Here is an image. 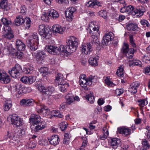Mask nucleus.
I'll return each instance as SVG.
<instances>
[{
  "instance_id": "1",
  "label": "nucleus",
  "mask_w": 150,
  "mask_h": 150,
  "mask_svg": "<svg viewBox=\"0 0 150 150\" xmlns=\"http://www.w3.org/2000/svg\"><path fill=\"white\" fill-rule=\"evenodd\" d=\"M36 87L42 95L45 98L49 97L54 91V89L53 87L51 86H45L40 82H38L37 83Z\"/></svg>"
},
{
  "instance_id": "2",
  "label": "nucleus",
  "mask_w": 150,
  "mask_h": 150,
  "mask_svg": "<svg viewBox=\"0 0 150 150\" xmlns=\"http://www.w3.org/2000/svg\"><path fill=\"white\" fill-rule=\"evenodd\" d=\"M126 6L127 12H130L134 16V17H139L142 16L145 11L144 7L140 6H137L135 8L131 5Z\"/></svg>"
},
{
  "instance_id": "3",
  "label": "nucleus",
  "mask_w": 150,
  "mask_h": 150,
  "mask_svg": "<svg viewBox=\"0 0 150 150\" xmlns=\"http://www.w3.org/2000/svg\"><path fill=\"white\" fill-rule=\"evenodd\" d=\"M38 30L39 34L43 38L47 39L51 37V32L49 29L46 27L45 25L42 24L40 25Z\"/></svg>"
},
{
  "instance_id": "4",
  "label": "nucleus",
  "mask_w": 150,
  "mask_h": 150,
  "mask_svg": "<svg viewBox=\"0 0 150 150\" xmlns=\"http://www.w3.org/2000/svg\"><path fill=\"white\" fill-rule=\"evenodd\" d=\"M8 118L11 119V124L14 127H18L22 126L24 124L23 118L16 114H12L9 115Z\"/></svg>"
},
{
  "instance_id": "5",
  "label": "nucleus",
  "mask_w": 150,
  "mask_h": 150,
  "mask_svg": "<svg viewBox=\"0 0 150 150\" xmlns=\"http://www.w3.org/2000/svg\"><path fill=\"white\" fill-rule=\"evenodd\" d=\"M96 23L93 21L91 22L88 25L89 31V33L92 36L94 39H97V35L98 34V26L96 24Z\"/></svg>"
},
{
  "instance_id": "6",
  "label": "nucleus",
  "mask_w": 150,
  "mask_h": 150,
  "mask_svg": "<svg viewBox=\"0 0 150 150\" xmlns=\"http://www.w3.org/2000/svg\"><path fill=\"white\" fill-rule=\"evenodd\" d=\"M22 70V68L21 66L17 64L11 70L9 71V73L11 76L14 78H16L20 74Z\"/></svg>"
},
{
  "instance_id": "7",
  "label": "nucleus",
  "mask_w": 150,
  "mask_h": 150,
  "mask_svg": "<svg viewBox=\"0 0 150 150\" xmlns=\"http://www.w3.org/2000/svg\"><path fill=\"white\" fill-rule=\"evenodd\" d=\"M36 110L38 113H41L44 116H45L50 113V110L45 105L38 104L36 107Z\"/></svg>"
},
{
  "instance_id": "8",
  "label": "nucleus",
  "mask_w": 150,
  "mask_h": 150,
  "mask_svg": "<svg viewBox=\"0 0 150 150\" xmlns=\"http://www.w3.org/2000/svg\"><path fill=\"white\" fill-rule=\"evenodd\" d=\"M66 46L67 47H77L79 42L78 39L73 36L70 37L66 42Z\"/></svg>"
},
{
  "instance_id": "9",
  "label": "nucleus",
  "mask_w": 150,
  "mask_h": 150,
  "mask_svg": "<svg viewBox=\"0 0 150 150\" xmlns=\"http://www.w3.org/2000/svg\"><path fill=\"white\" fill-rule=\"evenodd\" d=\"M76 10V8L73 7L68 8L65 11L66 19L68 21H71L73 18V14Z\"/></svg>"
},
{
  "instance_id": "10",
  "label": "nucleus",
  "mask_w": 150,
  "mask_h": 150,
  "mask_svg": "<svg viewBox=\"0 0 150 150\" xmlns=\"http://www.w3.org/2000/svg\"><path fill=\"white\" fill-rule=\"evenodd\" d=\"M41 118L38 115L35 114H32L30 116L29 119V122L31 124L30 128L31 129V127L32 125H36L37 124H38L40 121Z\"/></svg>"
},
{
  "instance_id": "11",
  "label": "nucleus",
  "mask_w": 150,
  "mask_h": 150,
  "mask_svg": "<svg viewBox=\"0 0 150 150\" xmlns=\"http://www.w3.org/2000/svg\"><path fill=\"white\" fill-rule=\"evenodd\" d=\"M114 38L113 33L111 32L106 33L103 37L102 43L104 45L106 46L108 43L111 41Z\"/></svg>"
},
{
  "instance_id": "12",
  "label": "nucleus",
  "mask_w": 150,
  "mask_h": 150,
  "mask_svg": "<svg viewBox=\"0 0 150 150\" xmlns=\"http://www.w3.org/2000/svg\"><path fill=\"white\" fill-rule=\"evenodd\" d=\"M121 51L129 59L132 58L134 52V49L132 47H123Z\"/></svg>"
},
{
  "instance_id": "13",
  "label": "nucleus",
  "mask_w": 150,
  "mask_h": 150,
  "mask_svg": "<svg viewBox=\"0 0 150 150\" xmlns=\"http://www.w3.org/2000/svg\"><path fill=\"white\" fill-rule=\"evenodd\" d=\"M3 33L6 39L11 40L13 38L14 35L10 27L5 26L4 28Z\"/></svg>"
},
{
  "instance_id": "14",
  "label": "nucleus",
  "mask_w": 150,
  "mask_h": 150,
  "mask_svg": "<svg viewBox=\"0 0 150 150\" xmlns=\"http://www.w3.org/2000/svg\"><path fill=\"white\" fill-rule=\"evenodd\" d=\"M117 130L118 132L122 134L123 136H128L131 133V130L127 127H119L118 128Z\"/></svg>"
},
{
  "instance_id": "15",
  "label": "nucleus",
  "mask_w": 150,
  "mask_h": 150,
  "mask_svg": "<svg viewBox=\"0 0 150 150\" xmlns=\"http://www.w3.org/2000/svg\"><path fill=\"white\" fill-rule=\"evenodd\" d=\"M109 141L110 146L114 149H116L121 143L120 140L117 138H111Z\"/></svg>"
},
{
  "instance_id": "16",
  "label": "nucleus",
  "mask_w": 150,
  "mask_h": 150,
  "mask_svg": "<svg viewBox=\"0 0 150 150\" xmlns=\"http://www.w3.org/2000/svg\"><path fill=\"white\" fill-rule=\"evenodd\" d=\"M10 81V76L7 74L0 71V82L2 83L6 84Z\"/></svg>"
},
{
  "instance_id": "17",
  "label": "nucleus",
  "mask_w": 150,
  "mask_h": 150,
  "mask_svg": "<svg viewBox=\"0 0 150 150\" xmlns=\"http://www.w3.org/2000/svg\"><path fill=\"white\" fill-rule=\"evenodd\" d=\"M46 125V123L45 122L42 121L40 124H37L35 126L32 125L31 127L32 131L34 132H37L45 128Z\"/></svg>"
},
{
  "instance_id": "18",
  "label": "nucleus",
  "mask_w": 150,
  "mask_h": 150,
  "mask_svg": "<svg viewBox=\"0 0 150 150\" xmlns=\"http://www.w3.org/2000/svg\"><path fill=\"white\" fill-rule=\"evenodd\" d=\"M65 30L64 27L59 25H54L52 27V30L54 33L60 34L63 33Z\"/></svg>"
},
{
  "instance_id": "19",
  "label": "nucleus",
  "mask_w": 150,
  "mask_h": 150,
  "mask_svg": "<svg viewBox=\"0 0 150 150\" xmlns=\"http://www.w3.org/2000/svg\"><path fill=\"white\" fill-rule=\"evenodd\" d=\"M35 102L34 100L32 99H23L21 100L20 105L23 106H33Z\"/></svg>"
},
{
  "instance_id": "20",
  "label": "nucleus",
  "mask_w": 150,
  "mask_h": 150,
  "mask_svg": "<svg viewBox=\"0 0 150 150\" xmlns=\"http://www.w3.org/2000/svg\"><path fill=\"white\" fill-rule=\"evenodd\" d=\"M139 82H135L132 83L130 86L128 91L133 93H135L137 92V88L139 86Z\"/></svg>"
},
{
  "instance_id": "21",
  "label": "nucleus",
  "mask_w": 150,
  "mask_h": 150,
  "mask_svg": "<svg viewBox=\"0 0 150 150\" xmlns=\"http://www.w3.org/2000/svg\"><path fill=\"white\" fill-rule=\"evenodd\" d=\"M102 4L96 0H90L86 3V5L88 7H94L96 6H101Z\"/></svg>"
},
{
  "instance_id": "22",
  "label": "nucleus",
  "mask_w": 150,
  "mask_h": 150,
  "mask_svg": "<svg viewBox=\"0 0 150 150\" xmlns=\"http://www.w3.org/2000/svg\"><path fill=\"white\" fill-rule=\"evenodd\" d=\"M55 83L57 84H61L65 82L63 79V76L61 73H58L56 76L55 80Z\"/></svg>"
},
{
  "instance_id": "23",
  "label": "nucleus",
  "mask_w": 150,
  "mask_h": 150,
  "mask_svg": "<svg viewBox=\"0 0 150 150\" xmlns=\"http://www.w3.org/2000/svg\"><path fill=\"white\" fill-rule=\"evenodd\" d=\"M49 15H50V18H52L54 19H55L58 18L59 15L56 10L53 9H50L48 10Z\"/></svg>"
},
{
  "instance_id": "24",
  "label": "nucleus",
  "mask_w": 150,
  "mask_h": 150,
  "mask_svg": "<svg viewBox=\"0 0 150 150\" xmlns=\"http://www.w3.org/2000/svg\"><path fill=\"white\" fill-rule=\"evenodd\" d=\"M126 28L129 31H135L137 30L138 27L137 24L134 23H130L126 26Z\"/></svg>"
},
{
  "instance_id": "25",
  "label": "nucleus",
  "mask_w": 150,
  "mask_h": 150,
  "mask_svg": "<svg viewBox=\"0 0 150 150\" xmlns=\"http://www.w3.org/2000/svg\"><path fill=\"white\" fill-rule=\"evenodd\" d=\"M103 134L100 136V137L101 140H104L106 139L109 133L106 127H105L103 129Z\"/></svg>"
},
{
  "instance_id": "26",
  "label": "nucleus",
  "mask_w": 150,
  "mask_h": 150,
  "mask_svg": "<svg viewBox=\"0 0 150 150\" xmlns=\"http://www.w3.org/2000/svg\"><path fill=\"white\" fill-rule=\"evenodd\" d=\"M49 141L51 144L54 145H56L59 143V137L57 135L53 136Z\"/></svg>"
},
{
  "instance_id": "27",
  "label": "nucleus",
  "mask_w": 150,
  "mask_h": 150,
  "mask_svg": "<svg viewBox=\"0 0 150 150\" xmlns=\"http://www.w3.org/2000/svg\"><path fill=\"white\" fill-rule=\"evenodd\" d=\"M60 47H47L46 49V50L50 53L55 54L60 52L59 49Z\"/></svg>"
},
{
  "instance_id": "28",
  "label": "nucleus",
  "mask_w": 150,
  "mask_h": 150,
  "mask_svg": "<svg viewBox=\"0 0 150 150\" xmlns=\"http://www.w3.org/2000/svg\"><path fill=\"white\" fill-rule=\"evenodd\" d=\"M66 103L68 104H70L74 101V96L71 93H68L65 96Z\"/></svg>"
},
{
  "instance_id": "29",
  "label": "nucleus",
  "mask_w": 150,
  "mask_h": 150,
  "mask_svg": "<svg viewBox=\"0 0 150 150\" xmlns=\"http://www.w3.org/2000/svg\"><path fill=\"white\" fill-rule=\"evenodd\" d=\"M0 8L7 11L9 8L7 4V0H1L0 1Z\"/></svg>"
},
{
  "instance_id": "30",
  "label": "nucleus",
  "mask_w": 150,
  "mask_h": 150,
  "mask_svg": "<svg viewBox=\"0 0 150 150\" xmlns=\"http://www.w3.org/2000/svg\"><path fill=\"white\" fill-rule=\"evenodd\" d=\"M59 86V89L61 92H64L67 91V88L69 87V84L66 82L62 84H58Z\"/></svg>"
},
{
  "instance_id": "31",
  "label": "nucleus",
  "mask_w": 150,
  "mask_h": 150,
  "mask_svg": "<svg viewBox=\"0 0 150 150\" xmlns=\"http://www.w3.org/2000/svg\"><path fill=\"white\" fill-rule=\"evenodd\" d=\"M81 53L83 54H88L92 51V47H81Z\"/></svg>"
},
{
  "instance_id": "32",
  "label": "nucleus",
  "mask_w": 150,
  "mask_h": 150,
  "mask_svg": "<svg viewBox=\"0 0 150 150\" xmlns=\"http://www.w3.org/2000/svg\"><path fill=\"white\" fill-rule=\"evenodd\" d=\"M98 59L96 57H91L88 60V62L90 64L93 66H96L98 65L97 60Z\"/></svg>"
},
{
  "instance_id": "33",
  "label": "nucleus",
  "mask_w": 150,
  "mask_h": 150,
  "mask_svg": "<svg viewBox=\"0 0 150 150\" xmlns=\"http://www.w3.org/2000/svg\"><path fill=\"white\" fill-rule=\"evenodd\" d=\"M11 103V101L9 100H6L5 101L4 108L5 111H7L9 110L12 106Z\"/></svg>"
},
{
  "instance_id": "34",
  "label": "nucleus",
  "mask_w": 150,
  "mask_h": 150,
  "mask_svg": "<svg viewBox=\"0 0 150 150\" xmlns=\"http://www.w3.org/2000/svg\"><path fill=\"white\" fill-rule=\"evenodd\" d=\"M65 47H62V51L60 54L61 56L64 58L68 57L70 54L67 48L65 49Z\"/></svg>"
},
{
  "instance_id": "35",
  "label": "nucleus",
  "mask_w": 150,
  "mask_h": 150,
  "mask_svg": "<svg viewBox=\"0 0 150 150\" xmlns=\"http://www.w3.org/2000/svg\"><path fill=\"white\" fill-rule=\"evenodd\" d=\"M24 22V19L22 16H19L16 17L15 20V24L17 26L20 25Z\"/></svg>"
},
{
  "instance_id": "36",
  "label": "nucleus",
  "mask_w": 150,
  "mask_h": 150,
  "mask_svg": "<svg viewBox=\"0 0 150 150\" xmlns=\"http://www.w3.org/2000/svg\"><path fill=\"white\" fill-rule=\"evenodd\" d=\"M129 65L130 67L135 65L140 67L142 65V63L139 60L134 59L132 61L130 60L129 62Z\"/></svg>"
},
{
  "instance_id": "37",
  "label": "nucleus",
  "mask_w": 150,
  "mask_h": 150,
  "mask_svg": "<svg viewBox=\"0 0 150 150\" xmlns=\"http://www.w3.org/2000/svg\"><path fill=\"white\" fill-rule=\"evenodd\" d=\"M80 85L85 90H87L88 89L87 86L89 85V83L87 80H83L82 81H79Z\"/></svg>"
},
{
  "instance_id": "38",
  "label": "nucleus",
  "mask_w": 150,
  "mask_h": 150,
  "mask_svg": "<svg viewBox=\"0 0 150 150\" xmlns=\"http://www.w3.org/2000/svg\"><path fill=\"white\" fill-rule=\"evenodd\" d=\"M5 139L6 140L8 138L10 139V140L9 141L11 143H12L13 144H16V143L15 142L16 141V140L14 141L15 139L14 137H13V136H12V135L10 133H9V132H7L6 135L5 136Z\"/></svg>"
},
{
  "instance_id": "39",
  "label": "nucleus",
  "mask_w": 150,
  "mask_h": 150,
  "mask_svg": "<svg viewBox=\"0 0 150 150\" xmlns=\"http://www.w3.org/2000/svg\"><path fill=\"white\" fill-rule=\"evenodd\" d=\"M85 98L89 102V103L92 104L94 103V98L92 93L87 94Z\"/></svg>"
},
{
  "instance_id": "40",
  "label": "nucleus",
  "mask_w": 150,
  "mask_h": 150,
  "mask_svg": "<svg viewBox=\"0 0 150 150\" xmlns=\"http://www.w3.org/2000/svg\"><path fill=\"white\" fill-rule=\"evenodd\" d=\"M116 74L119 77H123L124 74V66L123 65H120L117 69L116 72Z\"/></svg>"
},
{
  "instance_id": "41",
  "label": "nucleus",
  "mask_w": 150,
  "mask_h": 150,
  "mask_svg": "<svg viewBox=\"0 0 150 150\" xmlns=\"http://www.w3.org/2000/svg\"><path fill=\"white\" fill-rule=\"evenodd\" d=\"M33 68L32 66H30L25 67L23 69V72L26 74H32L35 72V71H33Z\"/></svg>"
},
{
  "instance_id": "42",
  "label": "nucleus",
  "mask_w": 150,
  "mask_h": 150,
  "mask_svg": "<svg viewBox=\"0 0 150 150\" xmlns=\"http://www.w3.org/2000/svg\"><path fill=\"white\" fill-rule=\"evenodd\" d=\"M51 115L54 117H57L60 118H62L63 115L60 114V113L59 111L54 110L52 111L51 112Z\"/></svg>"
},
{
  "instance_id": "43",
  "label": "nucleus",
  "mask_w": 150,
  "mask_h": 150,
  "mask_svg": "<svg viewBox=\"0 0 150 150\" xmlns=\"http://www.w3.org/2000/svg\"><path fill=\"white\" fill-rule=\"evenodd\" d=\"M1 21L4 24V26L3 27V30L5 26L9 27V25L11 24V23L10 20L9 19H8L6 18H2L1 19Z\"/></svg>"
},
{
  "instance_id": "44",
  "label": "nucleus",
  "mask_w": 150,
  "mask_h": 150,
  "mask_svg": "<svg viewBox=\"0 0 150 150\" xmlns=\"http://www.w3.org/2000/svg\"><path fill=\"white\" fill-rule=\"evenodd\" d=\"M24 25L25 28H29L30 26L31 21L28 18H26L24 20Z\"/></svg>"
},
{
  "instance_id": "45",
  "label": "nucleus",
  "mask_w": 150,
  "mask_h": 150,
  "mask_svg": "<svg viewBox=\"0 0 150 150\" xmlns=\"http://www.w3.org/2000/svg\"><path fill=\"white\" fill-rule=\"evenodd\" d=\"M39 71L42 74L43 76H45L48 73V68L46 67H42L40 69Z\"/></svg>"
},
{
  "instance_id": "46",
  "label": "nucleus",
  "mask_w": 150,
  "mask_h": 150,
  "mask_svg": "<svg viewBox=\"0 0 150 150\" xmlns=\"http://www.w3.org/2000/svg\"><path fill=\"white\" fill-rule=\"evenodd\" d=\"M50 18V16L49 15L48 12L47 13L45 12L43 13L41 17L42 20L45 21H48Z\"/></svg>"
},
{
  "instance_id": "47",
  "label": "nucleus",
  "mask_w": 150,
  "mask_h": 150,
  "mask_svg": "<svg viewBox=\"0 0 150 150\" xmlns=\"http://www.w3.org/2000/svg\"><path fill=\"white\" fill-rule=\"evenodd\" d=\"M18 49V47H15V48H13V47H8L7 50L8 51L9 54L14 56L16 52L17 51V50Z\"/></svg>"
},
{
  "instance_id": "48",
  "label": "nucleus",
  "mask_w": 150,
  "mask_h": 150,
  "mask_svg": "<svg viewBox=\"0 0 150 150\" xmlns=\"http://www.w3.org/2000/svg\"><path fill=\"white\" fill-rule=\"evenodd\" d=\"M45 56V53L42 51L40 52L37 53V57L39 60H42Z\"/></svg>"
},
{
  "instance_id": "49",
  "label": "nucleus",
  "mask_w": 150,
  "mask_h": 150,
  "mask_svg": "<svg viewBox=\"0 0 150 150\" xmlns=\"http://www.w3.org/2000/svg\"><path fill=\"white\" fill-rule=\"evenodd\" d=\"M59 126L62 131L65 130L67 127V123L66 122H62L59 124Z\"/></svg>"
},
{
  "instance_id": "50",
  "label": "nucleus",
  "mask_w": 150,
  "mask_h": 150,
  "mask_svg": "<svg viewBox=\"0 0 150 150\" xmlns=\"http://www.w3.org/2000/svg\"><path fill=\"white\" fill-rule=\"evenodd\" d=\"M143 62L145 63H147L150 61V54L147 53L143 57L142 59Z\"/></svg>"
},
{
  "instance_id": "51",
  "label": "nucleus",
  "mask_w": 150,
  "mask_h": 150,
  "mask_svg": "<svg viewBox=\"0 0 150 150\" xmlns=\"http://www.w3.org/2000/svg\"><path fill=\"white\" fill-rule=\"evenodd\" d=\"M139 105L141 107H143L146 105L148 102L146 99H142L139 100L138 101Z\"/></svg>"
},
{
  "instance_id": "52",
  "label": "nucleus",
  "mask_w": 150,
  "mask_h": 150,
  "mask_svg": "<svg viewBox=\"0 0 150 150\" xmlns=\"http://www.w3.org/2000/svg\"><path fill=\"white\" fill-rule=\"evenodd\" d=\"M19 48V47H18ZM20 49H18V51L16 52L15 55V57H16L17 58L20 59L21 58L23 55V53L21 52L20 50H20V49L21 48V50L23 49L24 50V47H20Z\"/></svg>"
},
{
  "instance_id": "53",
  "label": "nucleus",
  "mask_w": 150,
  "mask_h": 150,
  "mask_svg": "<svg viewBox=\"0 0 150 150\" xmlns=\"http://www.w3.org/2000/svg\"><path fill=\"white\" fill-rule=\"evenodd\" d=\"M105 83L109 86H115V84L110 79H108L107 77L105 80Z\"/></svg>"
},
{
  "instance_id": "54",
  "label": "nucleus",
  "mask_w": 150,
  "mask_h": 150,
  "mask_svg": "<svg viewBox=\"0 0 150 150\" xmlns=\"http://www.w3.org/2000/svg\"><path fill=\"white\" fill-rule=\"evenodd\" d=\"M140 23L144 27H149L150 24L148 21L145 19H142L140 21Z\"/></svg>"
},
{
  "instance_id": "55",
  "label": "nucleus",
  "mask_w": 150,
  "mask_h": 150,
  "mask_svg": "<svg viewBox=\"0 0 150 150\" xmlns=\"http://www.w3.org/2000/svg\"><path fill=\"white\" fill-rule=\"evenodd\" d=\"M95 76L92 75H90L87 78V81L89 83V85H91L93 82L94 81Z\"/></svg>"
},
{
  "instance_id": "56",
  "label": "nucleus",
  "mask_w": 150,
  "mask_h": 150,
  "mask_svg": "<svg viewBox=\"0 0 150 150\" xmlns=\"http://www.w3.org/2000/svg\"><path fill=\"white\" fill-rule=\"evenodd\" d=\"M98 14L100 16L105 18L107 15V13L105 11L102 10L99 12Z\"/></svg>"
},
{
  "instance_id": "57",
  "label": "nucleus",
  "mask_w": 150,
  "mask_h": 150,
  "mask_svg": "<svg viewBox=\"0 0 150 150\" xmlns=\"http://www.w3.org/2000/svg\"><path fill=\"white\" fill-rule=\"evenodd\" d=\"M142 144L145 148L149 149L150 147L148 142L146 139H144L142 141Z\"/></svg>"
},
{
  "instance_id": "58",
  "label": "nucleus",
  "mask_w": 150,
  "mask_h": 150,
  "mask_svg": "<svg viewBox=\"0 0 150 150\" xmlns=\"http://www.w3.org/2000/svg\"><path fill=\"white\" fill-rule=\"evenodd\" d=\"M56 1L59 4L67 5L69 4V0H56Z\"/></svg>"
},
{
  "instance_id": "59",
  "label": "nucleus",
  "mask_w": 150,
  "mask_h": 150,
  "mask_svg": "<svg viewBox=\"0 0 150 150\" xmlns=\"http://www.w3.org/2000/svg\"><path fill=\"white\" fill-rule=\"evenodd\" d=\"M17 46H21V47H25V45L20 40H17L16 42Z\"/></svg>"
},
{
  "instance_id": "60",
  "label": "nucleus",
  "mask_w": 150,
  "mask_h": 150,
  "mask_svg": "<svg viewBox=\"0 0 150 150\" xmlns=\"http://www.w3.org/2000/svg\"><path fill=\"white\" fill-rule=\"evenodd\" d=\"M28 84H32L35 80V77L33 76H30L28 77Z\"/></svg>"
},
{
  "instance_id": "61",
  "label": "nucleus",
  "mask_w": 150,
  "mask_h": 150,
  "mask_svg": "<svg viewBox=\"0 0 150 150\" xmlns=\"http://www.w3.org/2000/svg\"><path fill=\"white\" fill-rule=\"evenodd\" d=\"M28 77L27 76H23L20 79V81L25 84H28Z\"/></svg>"
},
{
  "instance_id": "62",
  "label": "nucleus",
  "mask_w": 150,
  "mask_h": 150,
  "mask_svg": "<svg viewBox=\"0 0 150 150\" xmlns=\"http://www.w3.org/2000/svg\"><path fill=\"white\" fill-rule=\"evenodd\" d=\"M123 89H117L115 91V93L117 96H120L124 92Z\"/></svg>"
},
{
  "instance_id": "63",
  "label": "nucleus",
  "mask_w": 150,
  "mask_h": 150,
  "mask_svg": "<svg viewBox=\"0 0 150 150\" xmlns=\"http://www.w3.org/2000/svg\"><path fill=\"white\" fill-rule=\"evenodd\" d=\"M98 44L97 42H95L94 41H92L91 42H88L87 43V45L88 47H91L97 46V44Z\"/></svg>"
},
{
  "instance_id": "64",
  "label": "nucleus",
  "mask_w": 150,
  "mask_h": 150,
  "mask_svg": "<svg viewBox=\"0 0 150 150\" xmlns=\"http://www.w3.org/2000/svg\"><path fill=\"white\" fill-rule=\"evenodd\" d=\"M83 142L82 144V145L81 148H83V147L86 146L87 144V138L86 137H83Z\"/></svg>"
}]
</instances>
